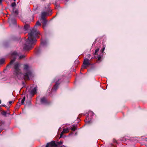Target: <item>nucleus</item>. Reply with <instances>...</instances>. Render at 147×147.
<instances>
[{"label":"nucleus","instance_id":"nucleus-1","mask_svg":"<svg viewBox=\"0 0 147 147\" xmlns=\"http://www.w3.org/2000/svg\"><path fill=\"white\" fill-rule=\"evenodd\" d=\"M20 64L16 62L14 64L13 67V74L20 79L29 80L33 77L32 72L29 69V67L27 65L24 66V73H21L20 69Z\"/></svg>","mask_w":147,"mask_h":147},{"label":"nucleus","instance_id":"nucleus-2","mask_svg":"<svg viewBox=\"0 0 147 147\" xmlns=\"http://www.w3.org/2000/svg\"><path fill=\"white\" fill-rule=\"evenodd\" d=\"M39 34V32L36 29H32L28 34V38L24 45L23 49L25 50H28L32 48L36 41V38H38V35Z\"/></svg>","mask_w":147,"mask_h":147},{"label":"nucleus","instance_id":"nucleus-3","mask_svg":"<svg viewBox=\"0 0 147 147\" xmlns=\"http://www.w3.org/2000/svg\"><path fill=\"white\" fill-rule=\"evenodd\" d=\"M12 56L13 57H14L13 59L11 60L10 64L7 66V67H10V65L14 63L17 56H19V59H23L26 56L25 55H21L20 56L19 54L16 51H14L12 53Z\"/></svg>","mask_w":147,"mask_h":147},{"label":"nucleus","instance_id":"nucleus-4","mask_svg":"<svg viewBox=\"0 0 147 147\" xmlns=\"http://www.w3.org/2000/svg\"><path fill=\"white\" fill-rule=\"evenodd\" d=\"M90 65L91 64L89 62V59L87 58H85L84 59L83 64L82 66V68L84 69L86 68L87 67Z\"/></svg>","mask_w":147,"mask_h":147},{"label":"nucleus","instance_id":"nucleus-5","mask_svg":"<svg viewBox=\"0 0 147 147\" xmlns=\"http://www.w3.org/2000/svg\"><path fill=\"white\" fill-rule=\"evenodd\" d=\"M57 146V144L55 143V141H53L50 142L48 143L47 144L45 147H53Z\"/></svg>","mask_w":147,"mask_h":147},{"label":"nucleus","instance_id":"nucleus-6","mask_svg":"<svg viewBox=\"0 0 147 147\" xmlns=\"http://www.w3.org/2000/svg\"><path fill=\"white\" fill-rule=\"evenodd\" d=\"M69 131V130L68 129V128H65L64 129H63V130L61 132V134L59 138H61L62 136L63 135L64 133H67Z\"/></svg>","mask_w":147,"mask_h":147},{"label":"nucleus","instance_id":"nucleus-7","mask_svg":"<svg viewBox=\"0 0 147 147\" xmlns=\"http://www.w3.org/2000/svg\"><path fill=\"white\" fill-rule=\"evenodd\" d=\"M37 89V86H36L35 87H34L31 90L30 92L32 96H33L34 94H35L36 93Z\"/></svg>","mask_w":147,"mask_h":147},{"label":"nucleus","instance_id":"nucleus-8","mask_svg":"<svg viewBox=\"0 0 147 147\" xmlns=\"http://www.w3.org/2000/svg\"><path fill=\"white\" fill-rule=\"evenodd\" d=\"M59 80H58V81L56 82L55 85L54 86L53 88L52 89L53 91H56L58 88L59 85V84L58 83V82Z\"/></svg>","mask_w":147,"mask_h":147},{"label":"nucleus","instance_id":"nucleus-9","mask_svg":"<svg viewBox=\"0 0 147 147\" xmlns=\"http://www.w3.org/2000/svg\"><path fill=\"white\" fill-rule=\"evenodd\" d=\"M12 16V15L10 16V18L9 19V22L12 23L13 24H16V20L14 18H11V17Z\"/></svg>","mask_w":147,"mask_h":147},{"label":"nucleus","instance_id":"nucleus-10","mask_svg":"<svg viewBox=\"0 0 147 147\" xmlns=\"http://www.w3.org/2000/svg\"><path fill=\"white\" fill-rule=\"evenodd\" d=\"M40 101L42 104L46 103L47 102L46 98L44 97H42L41 98Z\"/></svg>","mask_w":147,"mask_h":147},{"label":"nucleus","instance_id":"nucleus-11","mask_svg":"<svg viewBox=\"0 0 147 147\" xmlns=\"http://www.w3.org/2000/svg\"><path fill=\"white\" fill-rule=\"evenodd\" d=\"M41 20H42V23L43 24V28H44L46 26V25L47 23V21L45 19V18H44V19H41Z\"/></svg>","mask_w":147,"mask_h":147},{"label":"nucleus","instance_id":"nucleus-12","mask_svg":"<svg viewBox=\"0 0 147 147\" xmlns=\"http://www.w3.org/2000/svg\"><path fill=\"white\" fill-rule=\"evenodd\" d=\"M47 13L46 12H43L42 13L41 19L45 18V16L47 15Z\"/></svg>","mask_w":147,"mask_h":147},{"label":"nucleus","instance_id":"nucleus-13","mask_svg":"<svg viewBox=\"0 0 147 147\" xmlns=\"http://www.w3.org/2000/svg\"><path fill=\"white\" fill-rule=\"evenodd\" d=\"M13 12L16 15L18 14V9H15L14 8H13Z\"/></svg>","mask_w":147,"mask_h":147},{"label":"nucleus","instance_id":"nucleus-14","mask_svg":"<svg viewBox=\"0 0 147 147\" xmlns=\"http://www.w3.org/2000/svg\"><path fill=\"white\" fill-rule=\"evenodd\" d=\"M86 121L85 122H86L87 123H90V119H89V117L88 116H87L86 117Z\"/></svg>","mask_w":147,"mask_h":147},{"label":"nucleus","instance_id":"nucleus-15","mask_svg":"<svg viewBox=\"0 0 147 147\" xmlns=\"http://www.w3.org/2000/svg\"><path fill=\"white\" fill-rule=\"evenodd\" d=\"M29 25H25L24 26V29L26 31L28 30V28L29 27Z\"/></svg>","mask_w":147,"mask_h":147},{"label":"nucleus","instance_id":"nucleus-16","mask_svg":"<svg viewBox=\"0 0 147 147\" xmlns=\"http://www.w3.org/2000/svg\"><path fill=\"white\" fill-rule=\"evenodd\" d=\"M73 127L71 128V129L72 131H75L76 129V127L75 125H73Z\"/></svg>","mask_w":147,"mask_h":147},{"label":"nucleus","instance_id":"nucleus-17","mask_svg":"<svg viewBox=\"0 0 147 147\" xmlns=\"http://www.w3.org/2000/svg\"><path fill=\"white\" fill-rule=\"evenodd\" d=\"M21 105V104L20 103H19V102H18L16 106V109H18Z\"/></svg>","mask_w":147,"mask_h":147},{"label":"nucleus","instance_id":"nucleus-18","mask_svg":"<svg viewBox=\"0 0 147 147\" xmlns=\"http://www.w3.org/2000/svg\"><path fill=\"white\" fill-rule=\"evenodd\" d=\"M5 61V59H0V64H3Z\"/></svg>","mask_w":147,"mask_h":147},{"label":"nucleus","instance_id":"nucleus-19","mask_svg":"<svg viewBox=\"0 0 147 147\" xmlns=\"http://www.w3.org/2000/svg\"><path fill=\"white\" fill-rule=\"evenodd\" d=\"M25 97H24L22 99V100L21 101V103H20L21 105L24 104V102L25 100Z\"/></svg>","mask_w":147,"mask_h":147},{"label":"nucleus","instance_id":"nucleus-20","mask_svg":"<svg viewBox=\"0 0 147 147\" xmlns=\"http://www.w3.org/2000/svg\"><path fill=\"white\" fill-rule=\"evenodd\" d=\"M40 23L39 21H38L36 22L34 27H36V26H40Z\"/></svg>","mask_w":147,"mask_h":147},{"label":"nucleus","instance_id":"nucleus-21","mask_svg":"<svg viewBox=\"0 0 147 147\" xmlns=\"http://www.w3.org/2000/svg\"><path fill=\"white\" fill-rule=\"evenodd\" d=\"M2 114L3 115L6 116L7 114V112L5 111H3L2 112Z\"/></svg>","mask_w":147,"mask_h":147},{"label":"nucleus","instance_id":"nucleus-22","mask_svg":"<svg viewBox=\"0 0 147 147\" xmlns=\"http://www.w3.org/2000/svg\"><path fill=\"white\" fill-rule=\"evenodd\" d=\"M105 46H103V48L101 50H100V51L102 52V53H103V52H104V50L105 49Z\"/></svg>","mask_w":147,"mask_h":147},{"label":"nucleus","instance_id":"nucleus-23","mask_svg":"<svg viewBox=\"0 0 147 147\" xmlns=\"http://www.w3.org/2000/svg\"><path fill=\"white\" fill-rule=\"evenodd\" d=\"M99 48H97L95 51V53H94V54L95 55H96L97 53V52L99 51Z\"/></svg>","mask_w":147,"mask_h":147},{"label":"nucleus","instance_id":"nucleus-24","mask_svg":"<svg viewBox=\"0 0 147 147\" xmlns=\"http://www.w3.org/2000/svg\"><path fill=\"white\" fill-rule=\"evenodd\" d=\"M98 61H100L101 60V57L100 55H98Z\"/></svg>","mask_w":147,"mask_h":147},{"label":"nucleus","instance_id":"nucleus-25","mask_svg":"<svg viewBox=\"0 0 147 147\" xmlns=\"http://www.w3.org/2000/svg\"><path fill=\"white\" fill-rule=\"evenodd\" d=\"M16 5V4L15 3H13L11 4V5L12 7H14Z\"/></svg>","mask_w":147,"mask_h":147},{"label":"nucleus","instance_id":"nucleus-26","mask_svg":"<svg viewBox=\"0 0 147 147\" xmlns=\"http://www.w3.org/2000/svg\"><path fill=\"white\" fill-rule=\"evenodd\" d=\"M46 43V42L45 41H43L42 42L41 44L42 45H45Z\"/></svg>","mask_w":147,"mask_h":147},{"label":"nucleus","instance_id":"nucleus-27","mask_svg":"<svg viewBox=\"0 0 147 147\" xmlns=\"http://www.w3.org/2000/svg\"><path fill=\"white\" fill-rule=\"evenodd\" d=\"M58 144L59 145H61L63 143V142L62 141H60L59 142H58Z\"/></svg>","mask_w":147,"mask_h":147},{"label":"nucleus","instance_id":"nucleus-28","mask_svg":"<svg viewBox=\"0 0 147 147\" xmlns=\"http://www.w3.org/2000/svg\"><path fill=\"white\" fill-rule=\"evenodd\" d=\"M12 103V101H10L9 102V104L10 105Z\"/></svg>","mask_w":147,"mask_h":147},{"label":"nucleus","instance_id":"nucleus-29","mask_svg":"<svg viewBox=\"0 0 147 147\" xmlns=\"http://www.w3.org/2000/svg\"><path fill=\"white\" fill-rule=\"evenodd\" d=\"M90 113L91 114H94V113L93 112H91V111H90L89 113Z\"/></svg>","mask_w":147,"mask_h":147},{"label":"nucleus","instance_id":"nucleus-30","mask_svg":"<svg viewBox=\"0 0 147 147\" xmlns=\"http://www.w3.org/2000/svg\"><path fill=\"white\" fill-rule=\"evenodd\" d=\"M2 1V0H0V3H1Z\"/></svg>","mask_w":147,"mask_h":147},{"label":"nucleus","instance_id":"nucleus-31","mask_svg":"<svg viewBox=\"0 0 147 147\" xmlns=\"http://www.w3.org/2000/svg\"><path fill=\"white\" fill-rule=\"evenodd\" d=\"M3 106L5 107H7V106L5 105H3Z\"/></svg>","mask_w":147,"mask_h":147},{"label":"nucleus","instance_id":"nucleus-32","mask_svg":"<svg viewBox=\"0 0 147 147\" xmlns=\"http://www.w3.org/2000/svg\"><path fill=\"white\" fill-rule=\"evenodd\" d=\"M1 103V100H0V104Z\"/></svg>","mask_w":147,"mask_h":147},{"label":"nucleus","instance_id":"nucleus-33","mask_svg":"<svg viewBox=\"0 0 147 147\" xmlns=\"http://www.w3.org/2000/svg\"><path fill=\"white\" fill-rule=\"evenodd\" d=\"M23 84H24V82H23Z\"/></svg>","mask_w":147,"mask_h":147},{"label":"nucleus","instance_id":"nucleus-34","mask_svg":"<svg viewBox=\"0 0 147 147\" xmlns=\"http://www.w3.org/2000/svg\"><path fill=\"white\" fill-rule=\"evenodd\" d=\"M16 1V0H14V1Z\"/></svg>","mask_w":147,"mask_h":147},{"label":"nucleus","instance_id":"nucleus-35","mask_svg":"<svg viewBox=\"0 0 147 147\" xmlns=\"http://www.w3.org/2000/svg\"><path fill=\"white\" fill-rule=\"evenodd\" d=\"M1 124V122H0V124Z\"/></svg>","mask_w":147,"mask_h":147},{"label":"nucleus","instance_id":"nucleus-36","mask_svg":"<svg viewBox=\"0 0 147 147\" xmlns=\"http://www.w3.org/2000/svg\"><path fill=\"white\" fill-rule=\"evenodd\" d=\"M60 147H62V146H60Z\"/></svg>","mask_w":147,"mask_h":147}]
</instances>
